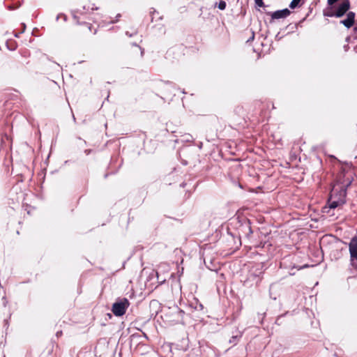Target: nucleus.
<instances>
[{"label": "nucleus", "mask_w": 357, "mask_h": 357, "mask_svg": "<svg viewBox=\"0 0 357 357\" xmlns=\"http://www.w3.org/2000/svg\"><path fill=\"white\" fill-rule=\"evenodd\" d=\"M116 17H121V15H120V14H118V15H116Z\"/></svg>", "instance_id": "obj_18"}, {"label": "nucleus", "mask_w": 357, "mask_h": 357, "mask_svg": "<svg viewBox=\"0 0 357 357\" xmlns=\"http://www.w3.org/2000/svg\"><path fill=\"white\" fill-rule=\"evenodd\" d=\"M347 189L338 185L333 186L328 200L330 208H335L346 203Z\"/></svg>", "instance_id": "obj_2"}, {"label": "nucleus", "mask_w": 357, "mask_h": 357, "mask_svg": "<svg viewBox=\"0 0 357 357\" xmlns=\"http://www.w3.org/2000/svg\"><path fill=\"white\" fill-rule=\"evenodd\" d=\"M351 266L357 269V238L353 237L349 244Z\"/></svg>", "instance_id": "obj_7"}, {"label": "nucleus", "mask_w": 357, "mask_h": 357, "mask_svg": "<svg viewBox=\"0 0 357 357\" xmlns=\"http://www.w3.org/2000/svg\"><path fill=\"white\" fill-rule=\"evenodd\" d=\"M254 38H255V34H254V33H252V37L250 38V39L248 40V42L251 40H252L254 39Z\"/></svg>", "instance_id": "obj_14"}, {"label": "nucleus", "mask_w": 357, "mask_h": 357, "mask_svg": "<svg viewBox=\"0 0 357 357\" xmlns=\"http://www.w3.org/2000/svg\"><path fill=\"white\" fill-rule=\"evenodd\" d=\"M349 8V0H343L337 8L335 6L328 7L325 10L324 15L327 17H341L344 14L347 13V18L343 20H341L340 23L343 24L345 27L349 29L354 26L356 17L355 13L351 11L347 13Z\"/></svg>", "instance_id": "obj_1"}, {"label": "nucleus", "mask_w": 357, "mask_h": 357, "mask_svg": "<svg viewBox=\"0 0 357 357\" xmlns=\"http://www.w3.org/2000/svg\"><path fill=\"white\" fill-rule=\"evenodd\" d=\"M144 50L137 44L129 45L126 50V56L130 61L139 59L143 56Z\"/></svg>", "instance_id": "obj_5"}, {"label": "nucleus", "mask_w": 357, "mask_h": 357, "mask_svg": "<svg viewBox=\"0 0 357 357\" xmlns=\"http://www.w3.org/2000/svg\"><path fill=\"white\" fill-rule=\"evenodd\" d=\"M354 171L350 169H342L337 175L333 185H338L347 188L353 181Z\"/></svg>", "instance_id": "obj_3"}, {"label": "nucleus", "mask_w": 357, "mask_h": 357, "mask_svg": "<svg viewBox=\"0 0 357 357\" xmlns=\"http://www.w3.org/2000/svg\"><path fill=\"white\" fill-rule=\"evenodd\" d=\"M130 306V302L126 298H123L112 305V311L116 317H121L126 314Z\"/></svg>", "instance_id": "obj_6"}, {"label": "nucleus", "mask_w": 357, "mask_h": 357, "mask_svg": "<svg viewBox=\"0 0 357 357\" xmlns=\"http://www.w3.org/2000/svg\"><path fill=\"white\" fill-rule=\"evenodd\" d=\"M291 12L289 9L285 8L280 10H277L272 13L271 17L273 19L285 18L290 15Z\"/></svg>", "instance_id": "obj_8"}, {"label": "nucleus", "mask_w": 357, "mask_h": 357, "mask_svg": "<svg viewBox=\"0 0 357 357\" xmlns=\"http://www.w3.org/2000/svg\"><path fill=\"white\" fill-rule=\"evenodd\" d=\"M76 31L82 36H89L96 34L97 31V24H95L89 22L77 21Z\"/></svg>", "instance_id": "obj_4"}, {"label": "nucleus", "mask_w": 357, "mask_h": 357, "mask_svg": "<svg viewBox=\"0 0 357 357\" xmlns=\"http://www.w3.org/2000/svg\"><path fill=\"white\" fill-rule=\"evenodd\" d=\"M117 21H118V20H116V22H117ZM111 22H112V23H114V22H115V21L112 20V21H111Z\"/></svg>", "instance_id": "obj_17"}, {"label": "nucleus", "mask_w": 357, "mask_h": 357, "mask_svg": "<svg viewBox=\"0 0 357 357\" xmlns=\"http://www.w3.org/2000/svg\"><path fill=\"white\" fill-rule=\"evenodd\" d=\"M255 2L256 3V5L259 7H264V1L263 0H255Z\"/></svg>", "instance_id": "obj_11"}, {"label": "nucleus", "mask_w": 357, "mask_h": 357, "mask_svg": "<svg viewBox=\"0 0 357 357\" xmlns=\"http://www.w3.org/2000/svg\"><path fill=\"white\" fill-rule=\"evenodd\" d=\"M301 1V0H292L289 4V7L294 9L299 6Z\"/></svg>", "instance_id": "obj_9"}, {"label": "nucleus", "mask_w": 357, "mask_h": 357, "mask_svg": "<svg viewBox=\"0 0 357 357\" xmlns=\"http://www.w3.org/2000/svg\"><path fill=\"white\" fill-rule=\"evenodd\" d=\"M21 25L22 26V29H23V30H24V29L26 27L25 24H22Z\"/></svg>", "instance_id": "obj_15"}, {"label": "nucleus", "mask_w": 357, "mask_h": 357, "mask_svg": "<svg viewBox=\"0 0 357 357\" xmlns=\"http://www.w3.org/2000/svg\"><path fill=\"white\" fill-rule=\"evenodd\" d=\"M243 108L241 106H238L235 108L234 112L237 114H239L241 111H243Z\"/></svg>", "instance_id": "obj_12"}, {"label": "nucleus", "mask_w": 357, "mask_h": 357, "mask_svg": "<svg viewBox=\"0 0 357 357\" xmlns=\"http://www.w3.org/2000/svg\"><path fill=\"white\" fill-rule=\"evenodd\" d=\"M89 9H91V10H97L98 8H94L93 6L91 7L89 5H88L87 6V10H89Z\"/></svg>", "instance_id": "obj_13"}, {"label": "nucleus", "mask_w": 357, "mask_h": 357, "mask_svg": "<svg viewBox=\"0 0 357 357\" xmlns=\"http://www.w3.org/2000/svg\"><path fill=\"white\" fill-rule=\"evenodd\" d=\"M21 25L22 26V29H23V30H24V29L26 27L25 24H22Z\"/></svg>", "instance_id": "obj_16"}, {"label": "nucleus", "mask_w": 357, "mask_h": 357, "mask_svg": "<svg viewBox=\"0 0 357 357\" xmlns=\"http://www.w3.org/2000/svg\"><path fill=\"white\" fill-rule=\"evenodd\" d=\"M226 8V3L224 1H220L218 4V8L220 10H225Z\"/></svg>", "instance_id": "obj_10"}]
</instances>
